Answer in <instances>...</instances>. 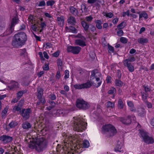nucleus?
I'll list each match as a JSON object with an SVG mask.
<instances>
[{"mask_svg":"<svg viewBox=\"0 0 154 154\" xmlns=\"http://www.w3.org/2000/svg\"><path fill=\"white\" fill-rule=\"evenodd\" d=\"M76 106L80 109L86 110L90 107L89 104L83 99H78L76 101Z\"/></svg>","mask_w":154,"mask_h":154,"instance_id":"obj_5","label":"nucleus"},{"mask_svg":"<svg viewBox=\"0 0 154 154\" xmlns=\"http://www.w3.org/2000/svg\"><path fill=\"white\" fill-rule=\"evenodd\" d=\"M81 50V48L79 46H69L67 47V50L74 54H78Z\"/></svg>","mask_w":154,"mask_h":154,"instance_id":"obj_9","label":"nucleus"},{"mask_svg":"<svg viewBox=\"0 0 154 154\" xmlns=\"http://www.w3.org/2000/svg\"><path fill=\"white\" fill-rule=\"evenodd\" d=\"M102 132L108 137L113 136L117 132L116 129L111 124L105 125L102 128Z\"/></svg>","mask_w":154,"mask_h":154,"instance_id":"obj_3","label":"nucleus"},{"mask_svg":"<svg viewBox=\"0 0 154 154\" xmlns=\"http://www.w3.org/2000/svg\"><path fill=\"white\" fill-rule=\"evenodd\" d=\"M33 18L34 17L33 16L31 15H30L28 17V19L29 23H31L32 24Z\"/></svg>","mask_w":154,"mask_h":154,"instance_id":"obj_48","label":"nucleus"},{"mask_svg":"<svg viewBox=\"0 0 154 154\" xmlns=\"http://www.w3.org/2000/svg\"><path fill=\"white\" fill-rule=\"evenodd\" d=\"M73 130L78 132L83 131L86 128V122L83 121L81 118H76L73 122Z\"/></svg>","mask_w":154,"mask_h":154,"instance_id":"obj_2","label":"nucleus"},{"mask_svg":"<svg viewBox=\"0 0 154 154\" xmlns=\"http://www.w3.org/2000/svg\"><path fill=\"white\" fill-rule=\"evenodd\" d=\"M124 65L125 66L128 67V70L130 72H132L134 71V67L131 63H124Z\"/></svg>","mask_w":154,"mask_h":154,"instance_id":"obj_19","label":"nucleus"},{"mask_svg":"<svg viewBox=\"0 0 154 154\" xmlns=\"http://www.w3.org/2000/svg\"><path fill=\"white\" fill-rule=\"evenodd\" d=\"M24 103V100L21 99L19 102L18 104V105L19 106H22V105Z\"/></svg>","mask_w":154,"mask_h":154,"instance_id":"obj_61","label":"nucleus"},{"mask_svg":"<svg viewBox=\"0 0 154 154\" xmlns=\"http://www.w3.org/2000/svg\"><path fill=\"white\" fill-rule=\"evenodd\" d=\"M38 102L36 103V105H39L41 103H42L43 104H44L45 103V98L38 99Z\"/></svg>","mask_w":154,"mask_h":154,"instance_id":"obj_37","label":"nucleus"},{"mask_svg":"<svg viewBox=\"0 0 154 154\" xmlns=\"http://www.w3.org/2000/svg\"><path fill=\"white\" fill-rule=\"evenodd\" d=\"M117 76L119 79H120L121 77V73L119 70L117 71Z\"/></svg>","mask_w":154,"mask_h":154,"instance_id":"obj_63","label":"nucleus"},{"mask_svg":"<svg viewBox=\"0 0 154 154\" xmlns=\"http://www.w3.org/2000/svg\"><path fill=\"white\" fill-rule=\"evenodd\" d=\"M135 60V58L134 57H131L123 61V63H129V62H133Z\"/></svg>","mask_w":154,"mask_h":154,"instance_id":"obj_25","label":"nucleus"},{"mask_svg":"<svg viewBox=\"0 0 154 154\" xmlns=\"http://www.w3.org/2000/svg\"><path fill=\"white\" fill-rule=\"evenodd\" d=\"M23 93L22 91H20L18 92L17 93V97H18L19 98V99H20V98L23 95Z\"/></svg>","mask_w":154,"mask_h":154,"instance_id":"obj_54","label":"nucleus"},{"mask_svg":"<svg viewBox=\"0 0 154 154\" xmlns=\"http://www.w3.org/2000/svg\"><path fill=\"white\" fill-rule=\"evenodd\" d=\"M91 74L90 77V80H92L94 79L95 78L97 77V75H96V74H98V76H100L101 74L98 72V71L97 69H95L91 71Z\"/></svg>","mask_w":154,"mask_h":154,"instance_id":"obj_12","label":"nucleus"},{"mask_svg":"<svg viewBox=\"0 0 154 154\" xmlns=\"http://www.w3.org/2000/svg\"><path fill=\"white\" fill-rule=\"evenodd\" d=\"M45 47V48H47L48 47L50 48L52 47V45L51 44L49 43H46V45H45L44 44L43 47Z\"/></svg>","mask_w":154,"mask_h":154,"instance_id":"obj_55","label":"nucleus"},{"mask_svg":"<svg viewBox=\"0 0 154 154\" xmlns=\"http://www.w3.org/2000/svg\"><path fill=\"white\" fill-rule=\"evenodd\" d=\"M43 68L45 70L47 71L49 69L48 65L47 64H45V65L43 67Z\"/></svg>","mask_w":154,"mask_h":154,"instance_id":"obj_62","label":"nucleus"},{"mask_svg":"<svg viewBox=\"0 0 154 154\" xmlns=\"http://www.w3.org/2000/svg\"><path fill=\"white\" fill-rule=\"evenodd\" d=\"M137 41L139 43L144 45L145 44H146L148 42V40L146 38H141L138 39Z\"/></svg>","mask_w":154,"mask_h":154,"instance_id":"obj_17","label":"nucleus"},{"mask_svg":"<svg viewBox=\"0 0 154 154\" xmlns=\"http://www.w3.org/2000/svg\"><path fill=\"white\" fill-rule=\"evenodd\" d=\"M70 12L74 15H77L79 14L77 9L75 8L73 6H71L69 8Z\"/></svg>","mask_w":154,"mask_h":154,"instance_id":"obj_15","label":"nucleus"},{"mask_svg":"<svg viewBox=\"0 0 154 154\" xmlns=\"http://www.w3.org/2000/svg\"><path fill=\"white\" fill-rule=\"evenodd\" d=\"M85 19L88 22H91L93 19V17L91 16L86 17Z\"/></svg>","mask_w":154,"mask_h":154,"instance_id":"obj_56","label":"nucleus"},{"mask_svg":"<svg viewBox=\"0 0 154 154\" xmlns=\"http://www.w3.org/2000/svg\"><path fill=\"white\" fill-rule=\"evenodd\" d=\"M137 112L138 115L140 116H144L145 114V110L143 108L138 107L137 108Z\"/></svg>","mask_w":154,"mask_h":154,"instance_id":"obj_13","label":"nucleus"},{"mask_svg":"<svg viewBox=\"0 0 154 154\" xmlns=\"http://www.w3.org/2000/svg\"><path fill=\"white\" fill-rule=\"evenodd\" d=\"M114 106V104L110 101H108L106 103V107L107 108H113Z\"/></svg>","mask_w":154,"mask_h":154,"instance_id":"obj_32","label":"nucleus"},{"mask_svg":"<svg viewBox=\"0 0 154 154\" xmlns=\"http://www.w3.org/2000/svg\"><path fill=\"white\" fill-rule=\"evenodd\" d=\"M70 30L72 32L74 33H77L78 31L75 27L71 26H70Z\"/></svg>","mask_w":154,"mask_h":154,"instance_id":"obj_43","label":"nucleus"},{"mask_svg":"<svg viewBox=\"0 0 154 154\" xmlns=\"http://www.w3.org/2000/svg\"><path fill=\"white\" fill-rule=\"evenodd\" d=\"M126 23L124 21L122 22L121 23L117 26L118 29H123L126 26Z\"/></svg>","mask_w":154,"mask_h":154,"instance_id":"obj_33","label":"nucleus"},{"mask_svg":"<svg viewBox=\"0 0 154 154\" xmlns=\"http://www.w3.org/2000/svg\"><path fill=\"white\" fill-rule=\"evenodd\" d=\"M27 39V35L23 32L15 34L12 41L11 44L15 48L21 47L24 45Z\"/></svg>","mask_w":154,"mask_h":154,"instance_id":"obj_1","label":"nucleus"},{"mask_svg":"<svg viewBox=\"0 0 154 154\" xmlns=\"http://www.w3.org/2000/svg\"><path fill=\"white\" fill-rule=\"evenodd\" d=\"M116 92L115 88L112 87L108 91V93L109 94H114Z\"/></svg>","mask_w":154,"mask_h":154,"instance_id":"obj_39","label":"nucleus"},{"mask_svg":"<svg viewBox=\"0 0 154 154\" xmlns=\"http://www.w3.org/2000/svg\"><path fill=\"white\" fill-rule=\"evenodd\" d=\"M82 39H76L75 40V44L82 47H84L86 45L85 42Z\"/></svg>","mask_w":154,"mask_h":154,"instance_id":"obj_14","label":"nucleus"},{"mask_svg":"<svg viewBox=\"0 0 154 154\" xmlns=\"http://www.w3.org/2000/svg\"><path fill=\"white\" fill-rule=\"evenodd\" d=\"M144 102L146 103L148 108H152V104L151 103L147 101V100H146V101H145Z\"/></svg>","mask_w":154,"mask_h":154,"instance_id":"obj_50","label":"nucleus"},{"mask_svg":"<svg viewBox=\"0 0 154 154\" xmlns=\"http://www.w3.org/2000/svg\"><path fill=\"white\" fill-rule=\"evenodd\" d=\"M18 19L16 17H14L12 19L11 24L9 26V27L7 29L4 33L5 35H8L12 33L14 30V27L18 23Z\"/></svg>","mask_w":154,"mask_h":154,"instance_id":"obj_6","label":"nucleus"},{"mask_svg":"<svg viewBox=\"0 0 154 154\" xmlns=\"http://www.w3.org/2000/svg\"><path fill=\"white\" fill-rule=\"evenodd\" d=\"M95 23L97 27L99 29H101L102 28L101 21L100 20H97L96 21Z\"/></svg>","mask_w":154,"mask_h":154,"instance_id":"obj_31","label":"nucleus"},{"mask_svg":"<svg viewBox=\"0 0 154 154\" xmlns=\"http://www.w3.org/2000/svg\"><path fill=\"white\" fill-rule=\"evenodd\" d=\"M50 97L51 100H54L56 99V97L54 94H51L50 95Z\"/></svg>","mask_w":154,"mask_h":154,"instance_id":"obj_59","label":"nucleus"},{"mask_svg":"<svg viewBox=\"0 0 154 154\" xmlns=\"http://www.w3.org/2000/svg\"><path fill=\"white\" fill-rule=\"evenodd\" d=\"M105 14L104 16H105L106 17H108L109 18H111L112 17L113 14L111 12L109 13H105Z\"/></svg>","mask_w":154,"mask_h":154,"instance_id":"obj_47","label":"nucleus"},{"mask_svg":"<svg viewBox=\"0 0 154 154\" xmlns=\"http://www.w3.org/2000/svg\"><path fill=\"white\" fill-rule=\"evenodd\" d=\"M68 23L72 25H75L76 20L75 18L73 16H70L68 19Z\"/></svg>","mask_w":154,"mask_h":154,"instance_id":"obj_18","label":"nucleus"},{"mask_svg":"<svg viewBox=\"0 0 154 154\" xmlns=\"http://www.w3.org/2000/svg\"><path fill=\"white\" fill-rule=\"evenodd\" d=\"M143 87L144 88V90L145 91V92L147 93L148 91H150L151 90L150 88L148 86H145L144 85L143 86Z\"/></svg>","mask_w":154,"mask_h":154,"instance_id":"obj_53","label":"nucleus"},{"mask_svg":"<svg viewBox=\"0 0 154 154\" xmlns=\"http://www.w3.org/2000/svg\"><path fill=\"white\" fill-rule=\"evenodd\" d=\"M57 64L59 70H62L63 68L62 61L60 59H58L57 60Z\"/></svg>","mask_w":154,"mask_h":154,"instance_id":"obj_24","label":"nucleus"},{"mask_svg":"<svg viewBox=\"0 0 154 154\" xmlns=\"http://www.w3.org/2000/svg\"><path fill=\"white\" fill-rule=\"evenodd\" d=\"M8 109V106H6L2 112V117L5 116V115L7 113Z\"/></svg>","mask_w":154,"mask_h":154,"instance_id":"obj_42","label":"nucleus"},{"mask_svg":"<svg viewBox=\"0 0 154 154\" xmlns=\"http://www.w3.org/2000/svg\"><path fill=\"white\" fill-rule=\"evenodd\" d=\"M75 37H76L79 38H80L82 40H86L84 36H83L81 34H79V33L77 35L75 36Z\"/></svg>","mask_w":154,"mask_h":154,"instance_id":"obj_52","label":"nucleus"},{"mask_svg":"<svg viewBox=\"0 0 154 154\" xmlns=\"http://www.w3.org/2000/svg\"><path fill=\"white\" fill-rule=\"evenodd\" d=\"M47 141L43 138H39L36 141V150L40 152L45 149L47 146Z\"/></svg>","mask_w":154,"mask_h":154,"instance_id":"obj_4","label":"nucleus"},{"mask_svg":"<svg viewBox=\"0 0 154 154\" xmlns=\"http://www.w3.org/2000/svg\"><path fill=\"white\" fill-rule=\"evenodd\" d=\"M123 31L122 30H120L117 31V34L119 36H121L123 35Z\"/></svg>","mask_w":154,"mask_h":154,"instance_id":"obj_57","label":"nucleus"},{"mask_svg":"<svg viewBox=\"0 0 154 154\" xmlns=\"http://www.w3.org/2000/svg\"><path fill=\"white\" fill-rule=\"evenodd\" d=\"M111 77L109 76L107 77L106 81L107 83H110L111 82Z\"/></svg>","mask_w":154,"mask_h":154,"instance_id":"obj_64","label":"nucleus"},{"mask_svg":"<svg viewBox=\"0 0 154 154\" xmlns=\"http://www.w3.org/2000/svg\"><path fill=\"white\" fill-rule=\"evenodd\" d=\"M57 21L59 22L58 24L60 25L61 23H63L64 22L63 17V16H61L60 17H57Z\"/></svg>","mask_w":154,"mask_h":154,"instance_id":"obj_34","label":"nucleus"},{"mask_svg":"<svg viewBox=\"0 0 154 154\" xmlns=\"http://www.w3.org/2000/svg\"><path fill=\"white\" fill-rule=\"evenodd\" d=\"M17 125L16 122L12 121L8 125L10 128H14Z\"/></svg>","mask_w":154,"mask_h":154,"instance_id":"obj_38","label":"nucleus"},{"mask_svg":"<svg viewBox=\"0 0 154 154\" xmlns=\"http://www.w3.org/2000/svg\"><path fill=\"white\" fill-rule=\"evenodd\" d=\"M28 146L31 149H33L35 148L36 149V142L35 143H32L29 144Z\"/></svg>","mask_w":154,"mask_h":154,"instance_id":"obj_40","label":"nucleus"},{"mask_svg":"<svg viewBox=\"0 0 154 154\" xmlns=\"http://www.w3.org/2000/svg\"><path fill=\"white\" fill-rule=\"evenodd\" d=\"M65 76L64 77V78L66 79L68 78L69 77V71L68 70H66L65 71Z\"/></svg>","mask_w":154,"mask_h":154,"instance_id":"obj_51","label":"nucleus"},{"mask_svg":"<svg viewBox=\"0 0 154 154\" xmlns=\"http://www.w3.org/2000/svg\"><path fill=\"white\" fill-rule=\"evenodd\" d=\"M13 140L12 137L3 135L0 137V140L2 141L3 143H6L11 141Z\"/></svg>","mask_w":154,"mask_h":154,"instance_id":"obj_10","label":"nucleus"},{"mask_svg":"<svg viewBox=\"0 0 154 154\" xmlns=\"http://www.w3.org/2000/svg\"><path fill=\"white\" fill-rule=\"evenodd\" d=\"M21 106H20L18 105L17 106H15L13 109L14 110L19 111L20 113V111H21Z\"/></svg>","mask_w":154,"mask_h":154,"instance_id":"obj_44","label":"nucleus"},{"mask_svg":"<svg viewBox=\"0 0 154 154\" xmlns=\"http://www.w3.org/2000/svg\"><path fill=\"white\" fill-rule=\"evenodd\" d=\"M142 97V99L144 102L146 101L147 97H148V94L147 93L141 91L140 92Z\"/></svg>","mask_w":154,"mask_h":154,"instance_id":"obj_27","label":"nucleus"},{"mask_svg":"<svg viewBox=\"0 0 154 154\" xmlns=\"http://www.w3.org/2000/svg\"><path fill=\"white\" fill-rule=\"evenodd\" d=\"M126 15H127L128 16H129V10H127L126 12H123L122 15L123 16L125 17Z\"/></svg>","mask_w":154,"mask_h":154,"instance_id":"obj_58","label":"nucleus"},{"mask_svg":"<svg viewBox=\"0 0 154 154\" xmlns=\"http://www.w3.org/2000/svg\"><path fill=\"white\" fill-rule=\"evenodd\" d=\"M140 134L143 138L144 141L147 144H150L154 142L153 139L151 137H149L147 133L142 131L140 132Z\"/></svg>","mask_w":154,"mask_h":154,"instance_id":"obj_8","label":"nucleus"},{"mask_svg":"<svg viewBox=\"0 0 154 154\" xmlns=\"http://www.w3.org/2000/svg\"><path fill=\"white\" fill-rule=\"evenodd\" d=\"M82 145L84 147L88 148L89 146V143L87 140H85L82 142Z\"/></svg>","mask_w":154,"mask_h":154,"instance_id":"obj_35","label":"nucleus"},{"mask_svg":"<svg viewBox=\"0 0 154 154\" xmlns=\"http://www.w3.org/2000/svg\"><path fill=\"white\" fill-rule=\"evenodd\" d=\"M120 120L123 124L125 125H129L131 122L130 116H128V117L125 118H121Z\"/></svg>","mask_w":154,"mask_h":154,"instance_id":"obj_11","label":"nucleus"},{"mask_svg":"<svg viewBox=\"0 0 154 154\" xmlns=\"http://www.w3.org/2000/svg\"><path fill=\"white\" fill-rule=\"evenodd\" d=\"M43 90L42 88H40L37 90L38 94L37 97L38 99L44 98L42 97Z\"/></svg>","mask_w":154,"mask_h":154,"instance_id":"obj_23","label":"nucleus"},{"mask_svg":"<svg viewBox=\"0 0 154 154\" xmlns=\"http://www.w3.org/2000/svg\"><path fill=\"white\" fill-rule=\"evenodd\" d=\"M54 3L55 2L53 0L48 1L46 2L47 5V6H52Z\"/></svg>","mask_w":154,"mask_h":154,"instance_id":"obj_46","label":"nucleus"},{"mask_svg":"<svg viewBox=\"0 0 154 154\" xmlns=\"http://www.w3.org/2000/svg\"><path fill=\"white\" fill-rule=\"evenodd\" d=\"M96 78L97 82H98L97 83V84L93 83H92V85L94 86H95L96 87L98 88L101 85V81H100V78L99 77H97V76L96 78Z\"/></svg>","mask_w":154,"mask_h":154,"instance_id":"obj_30","label":"nucleus"},{"mask_svg":"<svg viewBox=\"0 0 154 154\" xmlns=\"http://www.w3.org/2000/svg\"><path fill=\"white\" fill-rule=\"evenodd\" d=\"M60 70L58 71L57 72V74L56 76V79H59L60 77Z\"/></svg>","mask_w":154,"mask_h":154,"instance_id":"obj_60","label":"nucleus"},{"mask_svg":"<svg viewBox=\"0 0 154 154\" xmlns=\"http://www.w3.org/2000/svg\"><path fill=\"white\" fill-rule=\"evenodd\" d=\"M46 5V4L44 0H42L39 2L38 6L39 7L45 6Z\"/></svg>","mask_w":154,"mask_h":154,"instance_id":"obj_49","label":"nucleus"},{"mask_svg":"<svg viewBox=\"0 0 154 154\" xmlns=\"http://www.w3.org/2000/svg\"><path fill=\"white\" fill-rule=\"evenodd\" d=\"M81 24L82 27H83L85 31L86 32H88L89 28L88 24L85 21H82L81 22Z\"/></svg>","mask_w":154,"mask_h":154,"instance_id":"obj_20","label":"nucleus"},{"mask_svg":"<svg viewBox=\"0 0 154 154\" xmlns=\"http://www.w3.org/2000/svg\"><path fill=\"white\" fill-rule=\"evenodd\" d=\"M120 142H118V144L115 148V151H117L119 152H123V149L122 147V146L120 145Z\"/></svg>","mask_w":154,"mask_h":154,"instance_id":"obj_21","label":"nucleus"},{"mask_svg":"<svg viewBox=\"0 0 154 154\" xmlns=\"http://www.w3.org/2000/svg\"><path fill=\"white\" fill-rule=\"evenodd\" d=\"M73 87L75 89H83L82 84H75L73 85Z\"/></svg>","mask_w":154,"mask_h":154,"instance_id":"obj_41","label":"nucleus"},{"mask_svg":"<svg viewBox=\"0 0 154 154\" xmlns=\"http://www.w3.org/2000/svg\"><path fill=\"white\" fill-rule=\"evenodd\" d=\"M22 127L23 129H29L31 127L30 123L27 122H26L22 125Z\"/></svg>","mask_w":154,"mask_h":154,"instance_id":"obj_16","label":"nucleus"},{"mask_svg":"<svg viewBox=\"0 0 154 154\" xmlns=\"http://www.w3.org/2000/svg\"><path fill=\"white\" fill-rule=\"evenodd\" d=\"M118 106V107L120 109H122L123 107V102L121 99H119V100Z\"/></svg>","mask_w":154,"mask_h":154,"instance_id":"obj_36","label":"nucleus"},{"mask_svg":"<svg viewBox=\"0 0 154 154\" xmlns=\"http://www.w3.org/2000/svg\"><path fill=\"white\" fill-rule=\"evenodd\" d=\"M128 106L130 107V109L131 111H135V109L134 107V104L133 102L131 101H129L127 102Z\"/></svg>","mask_w":154,"mask_h":154,"instance_id":"obj_28","label":"nucleus"},{"mask_svg":"<svg viewBox=\"0 0 154 154\" xmlns=\"http://www.w3.org/2000/svg\"><path fill=\"white\" fill-rule=\"evenodd\" d=\"M83 88H90L92 85V83L89 81L85 83L82 84Z\"/></svg>","mask_w":154,"mask_h":154,"instance_id":"obj_22","label":"nucleus"},{"mask_svg":"<svg viewBox=\"0 0 154 154\" xmlns=\"http://www.w3.org/2000/svg\"><path fill=\"white\" fill-rule=\"evenodd\" d=\"M120 42L124 44L126 43L127 42V39L124 37H121L120 38Z\"/></svg>","mask_w":154,"mask_h":154,"instance_id":"obj_45","label":"nucleus"},{"mask_svg":"<svg viewBox=\"0 0 154 154\" xmlns=\"http://www.w3.org/2000/svg\"><path fill=\"white\" fill-rule=\"evenodd\" d=\"M32 111L30 108L27 109H23L20 111V113L24 120L28 119L30 117V114L31 113Z\"/></svg>","mask_w":154,"mask_h":154,"instance_id":"obj_7","label":"nucleus"},{"mask_svg":"<svg viewBox=\"0 0 154 154\" xmlns=\"http://www.w3.org/2000/svg\"><path fill=\"white\" fill-rule=\"evenodd\" d=\"M18 84L15 81L12 82L11 85L8 86V87L11 89L14 88H17L18 87Z\"/></svg>","mask_w":154,"mask_h":154,"instance_id":"obj_26","label":"nucleus"},{"mask_svg":"<svg viewBox=\"0 0 154 154\" xmlns=\"http://www.w3.org/2000/svg\"><path fill=\"white\" fill-rule=\"evenodd\" d=\"M115 83L116 86L119 87H121L123 85V82L119 79H116L115 80Z\"/></svg>","mask_w":154,"mask_h":154,"instance_id":"obj_29","label":"nucleus"}]
</instances>
